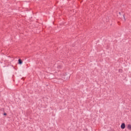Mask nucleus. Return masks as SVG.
I'll return each mask as SVG.
<instances>
[{"label": "nucleus", "mask_w": 131, "mask_h": 131, "mask_svg": "<svg viewBox=\"0 0 131 131\" xmlns=\"http://www.w3.org/2000/svg\"><path fill=\"white\" fill-rule=\"evenodd\" d=\"M121 128H122V129H124V128H125V124L124 123L121 124Z\"/></svg>", "instance_id": "1"}, {"label": "nucleus", "mask_w": 131, "mask_h": 131, "mask_svg": "<svg viewBox=\"0 0 131 131\" xmlns=\"http://www.w3.org/2000/svg\"><path fill=\"white\" fill-rule=\"evenodd\" d=\"M127 128L129 130H131V125L130 124H128L127 126Z\"/></svg>", "instance_id": "2"}, {"label": "nucleus", "mask_w": 131, "mask_h": 131, "mask_svg": "<svg viewBox=\"0 0 131 131\" xmlns=\"http://www.w3.org/2000/svg\"><path fill=\"white\" fill-rule=\"evenodd\" d=\"M23 63V61H22V60H21L20 59H18V64L21 65V64H22Z\"/></svg>", "instance_id": "3"}, {"label": "nucleus", "mask_w": 131, "mask_h": 131, "mask_svg": "<svg viewBox=\"0 0 131 131\" xmlns=\"http://www.w3.org/2000/svg\"><path fill=\"white\" fill-rule=\"evenodd\" d=\"M119 72H120L121 73H122V69H119Z\"/></svg>", "instance_id": "4"}, {"label": "nucleus", "mask_w": 131, "mask_h": 131, "mask_svg": "<svg viewBox=\"0 0 131 131\" xmlns=\"http://www.w3.org/2000/svg\"><path fill=\"white\" fill-rule=\"evenodd\" d=\"M4 115H5V116H7V113H5L4 114Z\"/></svg>", "instance_id": "5"}, {"label": "nucleus", "mask_w": 131, "mask_h": 131, "mask_svg": "<svg viewBox=\"0 0 131 131\" xmlns=\"http://www.w3.org/2000/svg\"><path fill=\"white\" fill-rule=\"evenodd\" d=\"M123 18H124V20H125V16H124V15H123Z\"/></svg>", "instance_id": "6"}, {"label": "nucleus", "mask_w": 131, "mask_h": 131, "mask_svg": "<svg viewBox=\"0 0 131 131\" xmlns=\"http://www.w3.org/2000/svg\"><path fill=\"white\" fill-rule=\"evenodd\" d=\"M119 14H120V12H119Z\"/></svg>", "instance_id": "7"}]
</instances>
